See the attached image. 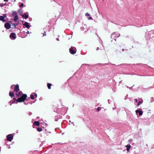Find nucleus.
Masks as SVG:
<instances>
[{
	"label": "nucleus",
	"mask_w": 154,
	"mask_h": 154,
	"mask_svg": "<svg viewBox=\"0 0 154 154\" xmlns=\"http://www.w3.org/2000/svg\"><path fill=\"white\" fill-rule=\"evenodd\" d=\"M11 26H12V27H11L12 28L15 29L16 28L15 26L14 23H11Z\"/></svg>",
	"instance_id": "20"
},
{
	"label": "nucleus",
	"mask_w": 154,
	"mask_h": 154,
	"mask_svg": "<svg viewBox=\"0 0 154 154\" xmlns=\"http://www.w3.org/2000/svg\"><path fill=\"white\" fill-rule=\"evenodd\" d=\"M142 103V101H140L138 103L137 105L138 106H139Z\"/></svg>",
	"instance_id": "22"
},
{
	"label": "nucleus",
	"mask_w": 154,
	"mask_h": 154,
	"mask_svg": "<svg viewBox=\"0 0 154 154\" xmlns=\"http://www.w3.org/2000/svg\"><path fill=\"white\" fill-rule=\"evenodd\" d=\"M12 15L13 16L17 15V13L15 11H13L12 13Z\"/></svg>",
	"instance_id": "18"
},
{
	"label": "nucleus",
	"mask_w": 154,
	"mask_h": 154,
	"mask_svg": "<svg viewBox=\"0 0 154 154\" xmlns=\"http://www.w3.org/2000/svg\"><path fill=\"white\" fill-rule=\"evenodd\" d=\"M19 93H20V94L22 95H23V94H23L22 93V91H20L19 92Z\"/></svg>",
	"instance_id": "26"
},
{
	"label": "nucleus",
	"mask_w": 154,
	"mask_h": 154,
	"mask_svg": "<svg viewBox=\"0 0 154 154\" xmlns=\"http://www.w3.org/2000/svg\"><path fill=\"white\" fill-rule=\"evenodd\" d=\"M30 19H31L30 18H29V21H31V20H30Z\"/></svg>",
	"instance_id": "40"
},
{
	"label": "nucleus",
	"mask_w": 154,
	"mask_h": 154,
	"mask_svg": "<svg viewBox=\"0 0 154 154\" xmlns=\"http://www.w3.org/2000/svg\"><path fill=\"white\" fill-rule=\"evenodd\" d=\"M13 99L14 100H12L11 101L12 102V103H15V100L16 101L17 99H16V98L15 97L13 98Z\"/></svg>",
	"instance_id": "21"
},
{
	"label": "nucleus",
	"mask_w": 154,
	"mask_h": 154,
	"mask_svg": "<svg viewBox=\"0 0 154 154\" xmlns=\"http://www.w3.org/2000/svg\"><path fill=\"white\" fill-rule=\"evenodd\" d=\"M34 94H33V93L30 95V98L31 99H34Z\"/></svg>",
	"instance_id": "17"
},
{
	"label": "nucleus",
	"mask_w": 154,
	"mask_h": 154,
	"mask_svg": "<svg viewBox=\"0 0 154 154\" xmlns=\"http://www.w3.org/2000/svg\"><path fill=\"white\" fill-rule=\"evenodd\" d=\"M85 16H88H88H90V14L89 13H87L85 14Z\"/></svg>",
	"instance_id": "23"
},
{
	"label": "nucleus",
	"mask_w": 154,
	"mask_h": 154,
	"mask_svg": "<svg viewBox=\"0 0 154 154\" xmlns=\"http://www.w3.org/2000/svg\"><path fill=\"white\" fill-rule=\"evenodd\" d=\"M5 2H7L8 0H4Z\"/></svg>",
	"instance_id": "36"
},
{
	"label": "nucleus",
	"mask_w": 154,
	"mask_h": 154,
	"mask_svg": "<svg viewBox=\"0 0 154 154\" xmlns=\"http://www.w3.org/2000/svg\"><path fill=\"white\" fill-rule=\"evenodd\" d=\"M99 48L98 47L97 48V50H99Z\"/></svg>",
	"instance_id": "39"
},
{
	"label": "nucleus",
	"mask_w": 154,
	"mask_h": 154,
	"mask_svg": "<svg viewBox=\"0 0 154 154\" xmlns=\"http://www.w3.org/2000/svg\"><path fill=\"white\" fill-rule=\"evenodd\" d=\"M16 97L17 98L16 100V103L18 102H24L26 99L27 97V95L26 94H24L23 95L20 94L19 92L16 94Z\"/></svg>",
	"instance_id": "1"
},
{
	"label": "nucleus",
	"mask_w": 154,
	"mask_h": 154,
	"mask_svg": "<svg viewBox=\"0 0 154 154\" xmlns=\"http://www.w3.org/2000/svg\"><path fill=\"white\" fill-rule=\"evenodd\" d=\"M0 6L1 7H2L3 6L4 4L3 3H1L0 4Z\"/></svg>",
	"instance_id": "29"
},
{
	"label": "nucleus",
	"mask_w": 154,
	"mask_h": 154,
	"mask_svg": "<svg viewBox=\"0 0 154 154\" xmlns=\"http://www.w3.org/2000/svg\"><path fill=\"white\" fill-rule=\"evenodd\" d=\"M31 114L30 112H29V115H30Z\"/></svg>",
	"instance_id": "42"
},
{
	"label": "nucleus",
	"mask_w": 154,
	"mask_h": 154,
	"mask_svg": "<svg viewBox=\"0 0 154 154\" xmlns=\"http://www.w3.org/2000/svg\"><path fill=\"white\" fill-rule=\"evenodd\" d=\"M7 140L9 141H11L13 140V137L11 134H9L6 136Z\"/></svg>",
	"instance_id": "4"
},
{
	"label": "nucleus",
	"mask_w": 154,
	"mask_h": 154,
	"mask_svg": "<svg viewBox=\"0 0 154 154\" xmlns=\"http://www.w3.org/2000/svg\"><path fill=\"white\" fill-rule=\"evenodd\" d=\"M14 86V85H12V86L11 87V88L12 89H13Z\"/></svg>",
	"instance_id": "25"
},
{
	"label": "nucleus",
	"mask_w": 154,
	"mask_h": 154,
	"mask_svg": "<svg viewBox=\"0 0 154 154\" xmlns=\"http://www.w3.org/2000/svg\"><path fill=\"white\" fill-rule=\"evenodd\" d=\"M75 48L74 47H72L69 49V52L70 53L72 54H75L76 51L75 50Z\"/></svg>",
	"instance_id": "3"
},
{
	"label": "nucleus",
	"mask_w": 154,
	"mask_h": 154,
	"mask_svg": "<svg viewBox=\"0 0 154 154\" xmlns=\"http://www.w3.org/2000/svg\"><path fill=\"white\" fill-rule=\"evenodd\" d=\"M9 96L11 97H13L14 96V92L13 91L10 92L9 93Z\"/></svg>",
	"instance_id": "12"
},
{
	"label": "nucleus",
	"mask_w": 154,
	"mask_h": 154,
	"mask_svg": "<svg viewBox=\"0 0 154 154\" xmlns=\"http://www.w3.org/2000/svg\"><path fill=\"white\" fill-rule=\"evenodd\" d=\"M24 5V4L23 3H22L20 5H19V6L20 7H23Z\"/></svg>",
	"instance_id": "27"
},
{
	"label": "nucleus",
	"mask_w": 154,
	"mask_h": 154,
	"mask_svg": "<svg viewBox=\"0 0 154 154\" xmlns=\"http://www.w3.org/2000/svg\"><path fill=\"white\" fill-rule=\"evenodd\" d=\"M100 108L99 107H98L97 108V110L98 111H99L100 110Z\"/></svg>",
	"instance_id": "30"
},
{
	"label": "nucleus",
	"mask_w": 154,
	"mask_h": 154,
	"mask_svg": "<svg viewBox=\"0 0 154 154\" xmlns=\"http://www.w3.org/2000/svg\"><path fill=\"white\" fill-rule=\"evenodd\" d=\"M88 19L89 20H92V17H89L88 18Z\"/></svg>",
	"instance_id": "34"
},
{
	"label": "nucleus",
	"mask_w": 154,
	"mask_h": 154,
	"mask_svg": "<svg viewBox=\"0 0 154 154\" xmlns=\"http://www.w3.org/2000/svg\"><path fill=\"white\" fill-rule=\"evenodd\" d=\"M135 112L136 113H138L140 116H142L143 114V112L140 110H137Z\"/></svg>",
	"instance_id": "8"
},
{
	"label": "nucleus",
	"mask_w": 154,
	"mask_h": 154,
	"mask_svg": "<svg viewBox=\"0 0 154 154\" xmlns=\"http://www.w3.org/2000/svg\"><path fill=\"white\" fill-rule=\"evenodd\" d=\"M134 100L136 102H137V101H138V100H137V99H134Z\"/></svg>",
	"instance_id": "32"
},
{
	"label": "nucleus",
	"mask_w": 154,
	"mask_h": 154,
	"mask_svg": "<svg viewBox=\"0 0 154 154\" xmlns=\"http://www.w3.org/2000/svg\"><path fill=\"white\" fill-rule=\"evenodd\" d=\"M132 141V139H129V140H128V142H131V141Z\"/></svg>",
	"instance_id": "33"
},
{
	"label": "nucleus",
	"mask_w": 154,
	"mask_h": 154,
	"mask_svg": "<svg viewBox=\"0 0 154 154\" xmlns=\"http://www.w3.org/2000/svg\"><path fill=\"white\" fill-rule=\"evenodd\" d=\"M23 26H26V27L29 29V23L27 22H25L23 24Z\"/></svg>",
	"instance_id": "10"
},
{
	"label": "nucleus",
	"mask_w": 154,
	"mask_h": 154,
	"mask_svg": "<svg viewBox=\"0 0 154 154\" xmlns=\"http://www.w3.org/2000/svg\"><path fill=\"white\" fill-rule=\"evenodd\" d=\"M56 40L58 41H59V39L58 38H56Z\"/></svg>",
	"instance_id": "38"
},
{
	"label": "nucleus",
	"mask_w": 154,
	"mask_h": 154,
	"mask_svg": "<svg viewBox=\"0 0 154 154\" xmlns=\"http://www.w3.org/2000/svg\"><path fill=\"white\" fill-rule=\"evenodd\" d=\"M24 103L26 104L25 103Z\"/></svg>",
	"instance_id": "43"
},
{
	"label": "nucleus",
	"mask_w": 154,
	"mask_h": 154,
	"mask_svg": "<svg viewBox=\"0 0 154 154\" xmlns=\"http://www.w3.org/2000/svg\"><path fill=\"white\" fill-rule=\"evenodd\" d=\"M10 37L12 40L15 39L16 38L15 33L14 32L11 33L10 35Z\"/></svg>",
	"instance_id": "5"
},
{
	"label": "nucleus",
	"mask_w": 154,
	"mask_h": 154,
	"mask_svg": "<svg viewBox=\"0 0 154 154\" xmlns=\"http://www.w3.org/2000/svg\"><path fill=\"white\" fill-rule=\"evenodd\" d=\"M22 16L23 17H24L25 19H26L28 18V15L26 14H24L22 15Z\"/></svg>",
	"instance_id": "15"
},
{
	"label": "nucleus",
	"mask_w": 154,
	"mask_h": 154,
	"mask_svg": "<svg viewBox=\"0 0 154 154\" xmlns=\"http://www.w3.org/2000/svg\"><path fill=\"white\" fill-rule=\"evenodd\" d=\"M43 36H45L46 35V34H45V32L44 33H43Z\"/></svg>",
	"instance_id": "31"
},
{
	"label": "nucleus",
	"mask_w": 154,
	"mask_h": 154,
	"mask_svg": "<svg viewBox=\"0 0 154 154\" xmlns=\"http://www.w3.org/2000/svg\"><path fill=\"white\" fill-rule=\"evenodd\" d=\"M7 14H4V16H3V17H4V18H5V17H7V16H6Z\"/></svg>",
	"instance_id": "28"
},
{
	"label": "nucleus",
	"mask_w": 154,
	"mask_h": 154,
	"mask_svg": "<svg viewBox=\"0 0 154 154\" xmlns=\"http://www.w3.org/2000/svg\"><path fill=\"white\" fill-rule=\"evenodd\" d=\"M33 125L37 126H39L40 125V123L38 121H35Z\"/></svg>",
	"instance_id": "13"
},
{
	"label": "nucleus",
	"mask_w": 154,
	"mask_h": 154,
	"mask_svg": "<svg viewBox=\"0 0 154 154\" xmlns=\"http://www.w3.org/2000/svg\"><path fill=\"white\" fill-rule=\"evenodd\" d=\"M120 36V34L118 33H113L111 35V38L113 39H115L116 38L119 37Z\"/></svg>",
	"instance_id": "2"
},
{
	"label": "nucleus",
	"mask_w": 154,
	"mask_h": 154,
	"mask_svg": "<svg viewBox=\"0 0 154 154\" xmlns=\"http://www.w3.org/2000/svg\"><path fill=\"white\" fill-rule=\"evenodd\" d=\"M4 26L7 29H8L11 28V25L8 23H6L5 24Z\"/></svg>",
	"instance_id": "6"
},
{
	"label": "nucleus",
	"mask_w": 154,
	"mask_h": 154,
	"mask_svg": "<svg viewBox=\"0 0 154 154\" xmlns=\"http://www.w3.org/2000/svg\"><path fill=\"white\" fill-rule=\"evenodd\" d=\"M26 33L27 34H29V31H27V32H26Z\"/></svg>",
	"instance_id": "37"
},
{
	"label": "nucleus",
	"mask_w": 154,
	"mask_h": 154,
	"mask_svg": "<svg viewBox=\"0 0 154 154\" xmlns=\"http://www.w3.org/2000/svg\"><path fill=\"white\" fill-rule=\"evenodd\" d=\"M14 24H15V26L16 27V26H17L18 25V24L17 23H14Z\"/></svg>",
	"instance_id": "35"
},
{
	"label": "nucleus",
	"mask_w": 154,
	"mask_h": 154,
	"mask_svg": "<svg viewBox=\"0 0 154 154\" xmlns=\"http://www.w3.org/2000/svg\"><path fill=\"white\" fill-rule=\"evenodd\" d=\"M14 87L15 88L14 89V91L15 92H17L19 90V85H18L17 84Z\"/></svg>",
	"instance_id": "7"
},
{
	"label": "nucleus",
	"mask_w": 154,
	"mask_h": 154,
	"mask_svg": "<svg viewBox=\"0 0 154 154\" xmlns=\"http://www.w3.org/2000/svg\"><path fill=\"white\" fill-rule=\"evenodd\" d=\"M51 84L50 83H48L47 84V86L48 87V88L49 89H50L51 88Z\"/></svg>",
	"instance_id": "19"
},
{
	"label": "nucleus",
	"mask_w": 154,
	"mask_h": 154,
	"mask_svg": "<svg viewBox=\"0 0 154 154\" xmlns=\"http://www.w3.org/2000/svg\"><path fill=\"white\" fill-rule=\"evenodd\" d=\"M113 110H114V109H114V108H113Z\"/></svg>",
	"instance_id": "41"
},
{
	"label": "nucleus",
	"mask_w": 154,
	"mask_h": 154,
	"mask_svg": "<svg viewBox=\"0 0 154 154\" xmlns=\"http://www.w3.org/2000/svg\"><path fill=\"white\" fill-rule=\"evenodd\" d=\"M125 147H127V149H126L127 151L128 152L129 151L131 147V145H127L125 146Z\"/></svg>",
	"instance_id": "11"
},
{
	"label": "nucleus",
	"mask_w": 154,
	"mask_h": 154,
	"mask_svg": "<svg viewBox=\"0 0 154 154\" xmlns=\"http://www.w3.org/2000/svg\"><path fill=\"white\" fill-rule=\"evenodd\" d=\"M33 94L34 95V96H35V98H36L37 97V94H36L35 93H33Z\"/></svg>",
	"instance_id": "24"
},
{
	"label": "nucleus",
	"mask_w": 154,
	"mask_h": 154,
	"mask_svg": "<svg viewBox=\"0 0 154 154\" xmlns=\"http://www.w3.org/2000/svg\"><path fill=\"white\" fill-rule=\"evenodd\" d=\"M18 16H17V15H16L15 16V17L14 18V20L15 22H16L18 19Z\"/></svg>",
	"instance_id": "14"
},
{
	"label": "nucleus",
	"mask_w": 154,
	"mask_h": 154,
	"mask_svg": "<svg viewBox=\"0 0 154 154\" xmlns=\"http://www.w3.org/2000/svg\"><path fill=\"white\" fill-rule=\"evenodd\" d=\"M36 129L37 131L39 132H40L42 131V129L39 127L36 128Z\"/></svg>",
	"instance_id": "16"
},
{
	"label": "nucleus",
	"mask_w": 154,
	"mask_h": 154,
	"mask_svg": "<svg viewBox=\"0 0 154 154\" xmlns=\"http://www.w3.org/2000/svg\"><path fill=\"white\" fill-rule=\"evenodd\" d=\"M0 20L2 21L3 22H5L6 21V20L5 19L4 17L3 16H0Z\"/></svg>",
	"instance_id": "9"
}]
</instances>
